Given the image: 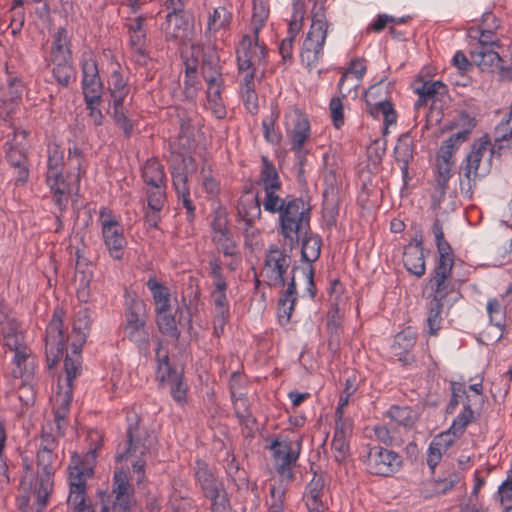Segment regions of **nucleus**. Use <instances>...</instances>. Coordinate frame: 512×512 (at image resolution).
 Wrapping results in <instances>:
<instances>
[{
    "instance_id": "1",
    "label": "nucleus",
    "mask_w": 512,
    "mask_h": 512,
    "mask_svg": "<svg viewBox=\"0 0 512 512\" xmlns=\"http://www.w3.org/2000/svg\"><path fill=\"white\" fill-rule=\"evenodd\" d=\"M265 47L242 38L237 49V66L240 77V94L247 110L254 114L258 110L255 73L256 67L264 63Z\"/></svg>"
},
{
    "instance_id": "47",
    "label": "nucleus",
    "mask_w": 512,
    "mask_h": 512,
    "mask_svg": "<svg viewBox=\"0 0 512 512\" xmlns=\"http://www.w3.org/2000/svg\"><path fill=\"white\" fill-rule=\"evenodd\" d=\"M108 87L112 98V104L125 103L130 93L126 80L118 71H113L108 79Z\"/></svg>"
},
{
    "instance_id": "33",
    "label": "nucleus",
    "mask_w": 512,
    "mask_h": 512,
    "mask_svg": "<svg viewBox=\"0 0 512 512\" xmlns=\"http://www.w3.org/2000/svg\"><path fill=\"white\" fill-rule=\"evenodd\" d=\"M269 13L270 10L267 0H253L251 19L252 34L244 35L243 38H248L252 43L259 44V32L265 26Z\"/></svg>"
},
{
    "instance_id": "22",
    "label": "nucleus",
    "mask_w": 512,
    "mask_h": 512,
    "mask_svg": "<svg viewBox=\"0 0 512 512\" xmlns=\"http://www.w3.org/2000/svg\"><path fill=\"white\" fill-rule=\"evenodd\" d=\"M325 496V480L321 474L314 473L303 495L308 512H324L327 508Z\"/></svg>"
},
{
    "instance_id": "39",
    "label": "nucleus",
    "mask_w": 512,
    "mask_h": 512,
    "mask_svg": "<svg viewBox=\"0 0 512 512\" xmlns=\"http://www.w3.org/2000/svg\"><path fill=\"white\" fill-rule=\"evenodd\" d=\"M415 345V336L410 329L398 333L391 346V353L399 361L408 363L411 359L410 351Z\"/></svg>"
},
{
    "instance_id": "54",
    "label": "nucleus",
    "mask_w": 512,
    "mask_h": 512,
    "mask_svg": "<svg viewBox=\"0 0 512 512\" xmlns=\"http://www.w3.org/2000/svg\"><path fill=\"white\" fill-rule=\"evenodd\" d=\"M461 480V475L455 471L449 472L445 477L435 479L428 483L431 495L433 494H446L451 491Z\"/></svg>"
},
{
    "instance_id": "26",
    "label": "nucleus",
    "mask_w": 512,
    "mask_h": 512,
    "mask_svg": "<svg viewBox=\"0 0 512 512\" xmlns=\"http://www.w3.org/2000/svg\"><path fill=\"white\" fill-rule=\"evenodd\" d=\"M213 301V334L219 337L229 319V301L226 290H213L211 293Z\"/></svg>"
},
{
    "instance_id": "48",
    "label": "nucleus",
    "mask_w": 512,
    "mask_h": 512,
    "mask_svg": "<svg viewBox=\"0 0 512 512\" xmlns=\"http://www.w3.org/2000/svg\"><path fill=\"white\" fill-rule=\"evenodd\" d=\"M64 420L60 421L61 430H59L57 426V421L52 423H47L42 427V432L40 436V443H39V450H57L58 448V442H57V436L63 435L64 433V427L63 423Z\"/></svg>"
},
{
    "instance_id": "64",
    "label": "nucleus",
    "mask_w": 512,
    "mask_h": 512,
    "mask_svg": "<svg viewBox=\"0 0 512 512\" xmlns=\"http://www.w3.org/2000/svg\"><path fill=\"white\" fill-rule=\"evenodd\" d=\"M206 498L210 500L211 512H232L230 499L225 488Z\"/></svg>"
},
{
    "instance_id": "8",
    "label": "nucleus",
    "mask_w": 512,
    "mask_h": 512,
    "mask_svg": "<svg viewBox=\"0 0 512 512\" xmlns=\"http://www.w3.org/2000/svg\"><path fill=\"white\" fill-rule=\"evenodd\" d=\"M133 492L127 473L116 471L113 477L112 492L99 491L101 501L99 512H130Z\"/></svg>"
},
{
    "instance_id": "16",
    "label": "nucleus",
    "mask_w": 512,
    "mask_h": 512,
    "mask_svg": "<svg viewBox=\"0 0 512 512\" xmlns=\"http://www.w3.org/2000/svg\"><path fill=\"white\" fill-rule=\"evenodd\" d=\"M301 444L299 441L294 444L287 441L274 440L271 443L270 449L275 461L276 470L278 474L290 481L293 478L291 465L295 464L299 458Z\"/></svg>"
},
{
    "instance_id": "18",
    "label": "nucleus",
    "mask_w": 512,
    "mask_h": 512,
    "mask_svg": "<svg viewBox=\"0 0 512 512\" xmlns=\"http://www.w3.org/2000/svg\"><path fill=\"white\" fill-rule=\"evenodd\" d=\"M82 90L84 100L90 103L100 101L102 93V82L96 60L91 54L83 55L81 59Z\"/></svg>"
},
{
    "instance_id": "36",
    "label": "nucleus",
    "mask_w": 512,
    "mask_h": 512,
    "mask_svg": "<svg viewBox=\"0 0 512 512\" xmlns=\"http://www.w3.org/2000/svg\"><path fill=\"white\" fill-rule=\"evenodd\" d=\"M452 168L453 163L446 162V160L436 162L435 192L432 195L434 203L440 204L444 200L449 180L452 177Z\"/></svg>"
},
{
    "instance_id": "37",
    "label": "nucleus",
    "mask_w": 512,
    "mask_h": 512,
    "mask_svg": "<svg viewBox=\"0 0 512 512\" xmlns=\"http://www.w3.org/2000/svg\"><path fill=\"white\" fill-rule=\"evenodd\" d=\"M297 300V291L294 276L278 302V320L281 325H286L291 319L294 305Z\"/></svg>"
},
{
    "instance_id": "52",
    "label": "nucleus",
    "mask_w": 512,
    "mask_h": 512,
    "mask_svg": "<svg viewBox=\"0 0 512 512\" xmlns=\"http://www.w3.org/2000/svg\"><path fill=\"white\" fill-rule=\"evenodd\" d=\"M472 406L473 405L470 399H468V401H465L463 403V410L452 422V425L447 433H450L453 439L456 436L462 435L467 425L474 419V412L471 408Z\"/></svg>"
},
{
    "instance_id": "41",
    "label": "nucleus",
    "mask_w": 512,
    "mask_h": 512,
    "mask_svg": "<svg viewBox=\"0 0 512 512\" xmlns=\"http://www.w3.org/2000/svg\"><path fill=\"white\" fill-rule=\"evenodd\" d=\"M12 375L14 378L29 377L35 368V358L31 349L18 350L12 358Z\"/></svg>"
},
{
    "instance_id": "34",
    "label": "nucleus",
    "mask_w": 512,
    "mask_h": 512,
    "mask_svg": "<svg viewBox=\"0 0 512 512\" xmlns=\"http://www.w3.org/2000/svg\"><path fill=\"white\" fill-rule=\"evenodd\" d=\"M452 399L451 404L457 405L463 397L466 401L471 400L472 405L483 403V386L481 382L469 385L468 388L464 384L458 382L451 383Z\"/></svg>"
},
{
    "instance_id": "28",
    "label": "nucleus",
    "mask_w": 512,
    "mask_h": 512,
    "mask_svg": "<svg viewBox=\"0 0 512 512\" xmlns=\"http://www.w3.org/2000/svg\"><path fill=\"white\" fill-rule=\"evenodd\" d=\"M0 334L3 339L4 346L10 351L27 349L22 328L15 320L6 319L0 322Z\"/></svg>"
},
{
    "instance_id": "35",
    "label": "nucleus",
    "mask_w": 512,
    "mask_h": 512,
    "mask_svg": "<svg viewBox=\"0 0 512 512\" xmlns=\"http://www.w3.org/2000/svg\"><path fill=\"white\" fill-rule=\"evenodd\" d=\"M91 323V311L86 307L80 308L75 314L72 325V336L74 338L73 345L75 347L82 346L85 343L90 331Z\"/></svg>"
},
{
    "instance_id": "32",
    "label": "nucleus",
    "mask_w": 512,
    "mask_h": 512,
    "mask_svg": "<svg viewBox=\"0 0 512 512\" xmlns=\"http://www.w3.org/2000/svg\"><path fill=\"white\" fill-rule=\"evenodd\" d=\"M188 23L179 13H168L162 25L167 40L184 42L189 38Z\"/></svg>"
},
{
    "instance_id": "45",
    "label": "nucleus",
    "mask_w": 512,
    "mask_h": 512,
    "mask_svg": "<svg viewBox=\"0 0 512 512\" xmlns=\"http://www.w3.org/2000/svg\"><path fill=\"white\" fill-rule=\"evenodd\" d=\"M472 61L482 70L495 72L501 64L502 57L493 49L471 50Z\"/></svg>"
},
{
    "instance_id": "29",
    "label": "nucleus",
    "mask_w": 512,
    "mask_h": 512,
    "mask_svg": "<svg viewBox=\"0 0 512 512\" xmlns=\"http://www.w3.org/2000/svg\"><path fill=\"white\" fill-rule=\"evenodd\" d=\"M403 264L408 272L421 277L425 274V258L422 242L417 241L415 244H408L403 253Z\"/></svg>"
},
{
    "instance_id": "40",
    "label": "nucleus",
    "mask_w": 512,
    "mask_h": 512,
    "mask_svg": "<svg viewBox=\"0 0 512 512\" xmlns=\"http://www.w3.org/2000/svg\"><path fill=\"white\" fill-rule=\"evenodd\" d=\"M447 91V86L441 81L423 82L415 90L418 95V100L414 104L415 109H420L428 100L440 99V97L446 95Z\"/></svg>"
},
{
    "instance_id": "30",
    "label": "nucleus",
    "mask_w": 512,
    "mask_h": 512,
    "mask_svg": "<svg viewBox=\"0 0 512 512\" xmlns=\"http://www.w3.org/2000/svg\"><path fill=\"white\" fill-rule=\"evenodd\" d=\"M365 71L366 66L362 60L354 59L350 62L349 68L342 74L338 82V89L343 97L360 85Z\"/></svg>"
},
{
    "instance_id": "56",
    "label": "nucleus",
    "mask_w": 512,
    "mask_h": 512,
    "mask_svg": "<svg viewBox=\"0 0 512 512\" xmlns=\"http://www.w3.org/2000/svg\"><path fill=\"white\" fill-rule=\"evenodd\" d=\"M156 354L158 359L156 378L162 386H165V384L174 379V376H179L182 373L171 367L168 356L166 354L161 356L160 349L157 350Z\"/></svg>"
},
{
    "instance_id": "27",
    "label": "nucleus",
    "mask_w": 512,
    "mask_h": 512,
    "mask_svg": "<svg viewBox=\"0 0 512 512\" xmlns=\"http://www.w3.org/2000/svg\"><path fill=\"white\" fill-rule=\"evenodd\" d=\"M46 182L53 192L55 204L60 210H64L67 207L69 196L74 186L78 187L79 183L76 184L75 178L73 182L67 180L62 173L54 176H46Z\"/></svg>"
},
{
    "instance_id": "15",
    "label": "nucleus",
    "mask_w": 512,
    "mask_h": 512,
    "mask_svg": "<svg viewBox=\"0 0 512 512\" xmlns=\"http://www.w3.org/2000/svg\"><path fill=\"white\" fill-rule=\"evenodd\" d=\"M291 263L290 256L281 250L278 246L272 245L266 253L263 274L268 284L273 287H283L285 285L284 274Z\"/></svg>"
},
{
    "instance_id": "49",
    "label": "nucleus",
    "mask_w": 512,
    "mask_h": 512,
    "mask_svg": "<svg viewBox=\"0 0 512 512\" xmlns=\"http://www.w3.org/2000/svg\"><path fill=\"white\" fill-rule=\"evenodd\" d=\"M129 45L135 61L140 65H146L149 55L146 49V32H128Z\"/></svg>"
},
{
    "instance_id": "12",
    "label": "nucleus",
    "mask_w": 512,
    "mask_h": 512,
    "mask_svg": "<svg viewBox=\"0 0 512 512\" xmlns=\"http://www.w3.org/2000/svg\"><path fill=\"white\" fill-rule=\"evenodd\" d=\"M129 424L127 428L128 442L124 444V452L120 448L116 454V460H129L132 464L133 471L137 475L136 481L140 484L145 477L144 466L145 459H142L147 452V447L141 444L137 439V422L138 417L136 414L128 418Z\"/></svg>"
},
{
    "instance_id": "44",
    "label": "nucleus",
    "mask_w": 512,
    "mask_h": 512,
    "mask_svg": "<svg viewBox=\"0 0 512 512\" xmlns=\"http://www.w3.org/2000/svg\"><path fill=\"white\" fill-rule=\"evenodd\" d=\"M147 288L152 294L155 303V312H165L170 310V291L160 283L155 277H150L146 283Z\"/></svg>"
},
{
    "instance_id": "3",
    "label": "nucleus",
    "mask_w": 512,
    "mask_h": 512,
    "mask_svg": "<svg viewBox=\"0 0 512 512\" xmlns=\"http://www.w3.org/2000/svg\"><path fill=\"white\" fill-rule=\"evenodd\" d=\"M268 212L278 214L279 233L291 247L298 243L301 235L306 234L309 229L311 206L302 198L290 195L281 197L275 211Z\"/></svg>"
},
{
    "instance_id": "6",
    "label": "nucleus",
    "mask_w": 512,
    "mask_h": 512,
    "mask_svg": "<svg viewBox=\"0 0 512 512\" xmlns=\"http://www.w3.org/2000/svg\"><path fill=\"white\" fill-rule=\"evenodd\" d=\"M65 377L59 378L57 390L52 397L54 415H56L57 426L61 430L60 421L66 417L73 398V381L80 374L81 362L78 353L74 356L67 355L64 360Z\"/></svg>"
},
{
    "instance_id": "7",
    "label": "nucleus",
    "mask_w": 512,
    "mask_h": 512,
    "mask_svg": "<svg viewBox=\"0 0 512 512\" xmlns=\"http://www.w3.org/2000/svg\"><path fill=\"white\" fill-rule=\"evenodd\" d=\"M284 128L290 149L295 156L305 157L308 152L306 146L312 135L307 115L297 108L287 111L284 115Z\"/></svg>"
},
{
    "instance_id": "43",
    "label": "nucleus",
    "mask_w": 512,
    "mask_h": 512,
    "mask_svg": "<svg viewBox=\"0 0 512 512\" xmlns=\"http://www.w3.org/2000/svg\"><path fill=\"white\" fill-rule=\"evenodd\" d=\"M453 438L450 433H443L436 436L430 443L427 451V464L434 472L436 466L440 462L443 453L452 445Z\"/></svg>"
},
{
    "instance_id": "62",
    "label": "nucleus",
    "mask_w": 512,
    "mask_h": 512,
    "mask_svg": "<svg viewBox=\"0 0 512 512\" xmlns=\"http://www.w3.org/2000/svg\"><path fill=\"white\" fill-rule=\"evenodd\" d=\"M64 155L58 146H52L48 149L47 176L61 174L63 169Z\"/></svg>"
},
{
    "instance_id": "17",
    "label": "nucleus",
    "mask_w": 512,
    "mask_h": 512,
    "mask_svg": "<svg viewBox=\"0 0 512 512\" xmlns=\"http://www.w3.org/2000/svg\"><path fill=\"white\" fill-rule=\"evenodd\" d=\"M141 312L142 304L139 301H134L126 309L124 324L125 336L139 347L147 345L149 341L146 322Z\"/></svg>"
},
{
    "instance_id": "55",
    "label": "nucleus",
    "mask_w": 512,
    "mask_h": 512,
    "mask_svg": "<svg viewBox=\"0 0 512 512\" xmlns=\"http://www.w3.org/2000/svg\"><path fill=\"white\" fill-rule=\"evenodd\" d=\"M232 401L235 415L240 423L247 428L252 427L255 424V418L252 416L248 399L244 396V393H239V396L232 398Z\"/></svg>"
},
{
    "instance_id": "14",
    "label": "nucleus",
    "mask_w": 512,
    "mask_h": 512,
    "mask_svg": "<svg viewBox=\"0 0 512 512\" xmlns=\"http://www.w3.org/2000/svg\"><path fill=\"white\" fill-rule=\"evenodd\" d=\"M260 180L264 190L263 208L265 211H275L276 205L280 203L281 197L277 192L281 190L282 182L275 166L267 156L261 157Z\"/></svg>"
},
{
    "instance_id": "4",
    "label": "nucleus",
    "mask_w": 512,
    "mask_h": 512,
    "mask_svg": "<svg viewBox=\"0 0 512 512\" xmlns=\"http://www.w3.org/2000/svg\"><path fill=\"white\" fill-rule=\"evenodd\" d=\"M493 152L487 140L476 142L460 166L459 185L462 195L471 199L478 181L490 171Z\"/></svg>"
},
{
    "instance_id": "46",
    "label": "nucleus",
    "mask_w": 512,
    "mask_h": 512,
    "mask_svg": "<svg viewBox=\"0 0 512 512\" xmlns=\"http://www.w3.org/2000/svg\"><path fill=\"white\" fill-rule=\"evenodd\" d=\"M237 210L238 217L246 226L252 225L261 215V207L257 197L241 199Z\"/></svg>"
},
{
    "instance_id": "63",
    "label": "nucleus",
    "mask_w": 512,
    "mask_h": 512,
    "mask_svg": "<svg viewBox=\"0 0 512 512\" xmlns=\"http://www.w3.org/2000/svg\"><path fill=\"white\" fill-rule=\"evenodd\" d=\"M212 240L225 256H234L237 254V246L235 241L232 239L230 231L213 234Z\"/></svg>"
},
{
    "instance_id": "42",
    "label": "nucleus",
    "mask_w": 512,
    "mask_h": 512,
    "mask_svg": "<svg viewBox=\"0 0 512 512\" xmlns=\"http://www.w3.org/2000/svg\"><path fill=\"white\" fill-rule=\"evenodd\" d=\"M71 59L72 52L70 49V35L64 27H60L53 35V41L51 46V60L65 61Z\"/></svg>"
},
{
    "instance_id": "59",
    "label": "nucleus",
    "mask_w": 512,
    "mask_h": 512,
    "mask_svg": "<svg viewBox=\"0 0 512 512\" xmlns=\"http://www.w3.org/2000/svg\"><path fill=\"white\" fill-rule=\"evenodd\" d=\"M395 158L402 163L404 167L408 165L413 157L412 140L408 135L401 136L394 148Z\"/></svg>"
},
{
    "instance_id": "20",
    "label": "nucleus",
    "mask_w": 512,
    "mask_h": 512,
    "mask_svg": "<svg viewBox=\"0 0 512 512\" xmlns=\"http://www.w3.org/2000/svg\"><path fill=\"white\" fill-rule=\"evenodd\" d=\"M45 349L48 359L56 363L65 349V336L61 317L54 314L46 328Z\"/></svg>"
},
{
    "instance_id": "11",
    "label": "nucleus",
    "mask_w": 512,
    "mask_h": 512,
    "mask_svg": "<svg viewBox=\"0 0 512 512\" xmlns=\"http://www.w3.org/2000/svg\"><path fill=\"white\" fill-rule=\"evenodd\" d=\"M387 94V84L382 79L378 83L371 85L364 96L368 113L375 119L382 118L385 133L389 126L395 125L397 121L396 112L388 101Z\"/></svg>"
},
{
    "instance_id": "21",
    "label": "nucleus",
    "mask_w": 512,
    "mask_h": 512,
    "mask_svg": "<svg viewBox=\"0 0 512 512\" xmlns=\"http://www.w3.org/2000/svg\"><path fill=\"white\" fill-rule=\"evenodd\" d=\"M11 132L3 145L5 157L10 164H19L27 160V131L17 128L14 125L9 126Z\"/></svg>"
},
{
    "instance_id": "24",
    "label": "nucleus",
    "mask_w": 512,
    "mask_h": 512,
    "mask_svg": "<svg viewBox=\"0 0 512 512\" xmlns=\"http://www.w3.org/2000/svg\"><path fill=\"white\" fill-rule=\"evenodd\" d=\"M303 20L302 6L300 2H296L294 11L291 12V16L288 20V37L283 39L279 46V52L285 61L292 57L293 41L302 29Z\"/></svg>"
},
{
    "instance_id": "57",
    "label": "nucleus",
    "mask_w": 512,
    "mask_h": 512,
    "mask_svg": "<svg viewBox=\"0 0 512 512\" xmlns=\"http://www.w3.org/2000/svg\"><path fill=\"white\" fill-rule=\"evenodd\" d=\"M54 64L53 76L58 84L67 87L72 79L75 78L74 68L71 60L52 61Z\"/></svg>"
},
{
    "instance_id": "31",
    "label": "nucleus",
    "mask_w": 512,
    "mask_h": 512,
    "mask_svg": "<svg viewBox=\"0 0 512 512\" xmlns=\"http://www.w3.org/2000/svg\"><path fill=\"white\" fill-rule=\"evenodd\" d=\"M194 474L205 497L225 488L223 483L215 478L208 465L202 460L195 461Z\"/></svg>"
},
{
    "instance_id": "50",
    "label": "nucleus",
    "mask_w": 512,
    "mask_h": 512,
    "mask_svg": "<svg viewBox=\"0 0 512 512\" xmlns=\"http://www.w3.org/2000/svg\"><path fill=\"white\" fill-rule=\"evenodd\" d=\"M232 17V12L227 7H216L208 18L207 32L215 33L226 29L230 25Z\"/></svg>"
},
{
    "instance_id": "2",
    "label": "nucleus",
    "mask_w": 512,
    "mask_h": 512,
    "mask_svg": "<svg viewBox=\"0 0 512 512\" xmlns=\"http://www.w3.org/2000/svg\"><path fill=\"white\" fill-rule=\"evenodd\" d=\"M96 450L91 449L83 455L73 454L69 465V495L67 505L71 512H95L92 502L87 498V479L94 473Z\"/></svg>"
},
{
    "instance_id": "58",
    "label": "nucleus",
    "mask_w": 512,
    "mask_h": 512,
    "mask_svg": "<svg viewBox=\"0 0 512 512\" xmlns=\"http://www.w3.org/2000/svg\"><path fill=\"white\" fill-rule=\"evenodd\" d=\"M37 464L48 477L52 475L58 465V457L55 450L37 451Z\"/></svg>"
},
{
    "instance_id": "10",
    "label": "nucleus",
    "mask_w": 512,
    "mask_h": 512,
    "mask_svg": "<svg viewBox=\"0 0 512 512\" xmlns=\"http://www.w3.org/2000/svg\"><path fill=\"white\" fill-rule=\"evenodd\" d=\"M362 461L370 474L384 477L396 473L402 464L398 453L380 445H368L362 453Z\"/></svg>"
},
{
    "instance_id": "13",
    "label": "nucleus",
    "mask_w": 512,
    "mask_h": 512,
    "mask_svg": "<svg viewBox=\"0 0 512 512\" xmlns=\"http://www.w3.org/2000/svg\"><path fill=\"white\" fill-rule=\"evenodd\" d=\"M164 167L155 159H148L142 168V179L146 184V194L150 203L159 206L166 199Z\"/></svg>"
},
{
    "instance_id": "5",
    "label": "nucleus",
    "mask_w": 512,
    "mask_h": 512,
    "mask_svg": "<svg viewBox=\"0 0 512 512\" xmlns=\"http://www.w3.org/2000/svg\"><path fill=\"white\" fill-rule=\"evenodd\" d=\"M312 22L301 48V61L309 69L317 66L323 56L329 23L325 15L324 3L315 2L311 11Z\"/></svg>"
},
{
    "instance_id": "25",
    "label": "nucleus",
    "mask_w": 512,
    "mask_h": 512,
    "mask_svg": "<svg viewBox=\"0 0 512 512\" xmlns=\"http://www.w3.org/2000/svg\"><path fill=\"white\" fill-rule=\"evenodd\" d=\"M454 259H438L433 276L430 279V287L434 292L435 299L442 300L449 292L448 278L451 275Z\"/></svg>"
},
{
    "instance_id": "9",
    "label": "nucleus",
    "mask_w": 512,
    "mask_h": 512,
    "mask_svg": "<svg viewBox=\"0 0 512 512\" xmlns=\"http://www.w3.org/2000/svg\"><path fill=\"white\" fill-rule=\"evenodd\" d=\"M99 223L102 239L109 255L117 260L122 259L127 245L123 225L107 207L100 208Z\"/></svg>"
},
{
    "instance_id": "53",
    "label": "nucleus",
    "mask_w": 512,
    "mask_h": 512,
    "mask_svg": "<svg viewBox=\"0 0 512 512\" xmlns=\"http://www.w3.org/2000/svg\"><path fill=\"white\" fill-rule=\"evenodd\" d=\"M113 112L111 114L115 124L123 131L126 137H130L133 132V123L129 117V111L125 103L112 104Z\"/></svg>"
},
{
    "instance_id": "51",
    "label": "nucleus",
    "mask_w": 512,
    "mask_h": 512,
    "mask_svg": "<svg viewBox=\"0 0 512 512\" xmlns=\"http://www.w3.org/2000/svg\"><path fill=\"white\" fill-rule=\"evenodd\" d=\"M301 258L303 261L312 263L320 256L321 238L318 235L303 234L301 238Z\"/></svg>"
},
{
    "instance_id": "23",
    "label": "nucleus",
    "mask_w": 512,
    "mask_h": 512,
    "mask_svg": "<svg viewBox=\"0 0 512 512\" xmlns=\"http://www.w3.org/2000/svg\"><path fill=\"white\" fill-rule=\"evenodd\" d=\"M493 22V25L489 28L470 27L467 31V35L471 39L478 41V47L473 50L492 49V47H498V39L493 29L498 28V21L495 15L491 12L484 13L482 16V22Z\"/></svg>"
},
{
    "instance_id": "61",
    "label": "nucleus",
    "mask_w": 512,
    "mask_h": 512,
    "mask_svg": "<svg viewBox=\"0 0 512 512\" xmlns=\"http://www.w3.org/2000/svg\"><path fill=\"white\" fill-rule=\"evenodd\" d=\"M388 417L395 423L403 426H410L414 422V413L406 406H392L387 411Z\"/></svg>"
},
{
    "instance_id": "60",
    "label": "nucleus",
    "mask_w": 512,
    "mask_h": 512,
    "mask_svg": "<svg viewBox=\"0 0 512 512\" xmlns=\"http://www.w3.org/2000/svg\"><path fill=\"white\" fill-rule=\"evenodd\" d=\"M170 389V394L174 401L183 406L187 402V385L183 380V375L174 376V379L165 384Z\"/></svg>"
},
{
    "instance_id": "19",
    "label": "nucleus",
    "mask_w": 512,
    "mask_h": 512,
    "mask_svg": "<svg viewBox=\"0 0 512 512\" xmlns=\"http://www.w3.org/2000/svg\"><path fill=\"white\" fill-rule=\"evenodd\" d=\"M203 77L207 83L206 97L209 109L218 119L224 118L226 109L221 98L224 85L222 73L218 70L207 71L204 68Z\"/></svg>"
},
{
    "instance_id": "38",
    "label": "nucleus",
    "mask_w": 512,
    "mask_h": 512,
    "mask_svg": "<svg viewBox=\"0 0 512 512\" xmlns=\"http://www.w3.org/2000/svg\"><path fill=\"white\" fill-rule=\"evenodd\" d=\"M172 180L177 196L186 209L187 218L192 220L195 215V207L190 198L187 175L183 171H172Z\"/></svg>"
}]
</instances>
